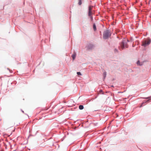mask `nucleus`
I'll use <instances>...</instances> for the list:
<instances>
[{"mask_svg":"<svg viewBox=\"0 0 151 151\" xmlns=\"http://www.w3.org/2000/svg\"><path fill=\"white\" fill-rule=\"evenodd\" d=\"M92 14V11H88V16H91Z\"/></svg>","mask_w":151,"mask_h":151,"instance_id":"nucleus-8","label":"nucleus"},{"mask_svg":"<svg viewBox=\"0 0 151 151\" xmlns=\"http://www.w3.org/2000/svg\"><path fill=\"white\" fill-rule=\"evenodd\" d=\"M151 42V40L148 39L147 40H144L142 41V45L144 47H146L150 44Z\"/></svg>","mask_w":151,"mask_h":151,"instance_id":"nucleus-3","label":"nucleus"},{"mask_svg":"<svg viewBox=\"0 0 151 151\" xmlns=\"http://www.w3.org/2000/svg\"><path fill=\"white\" fill-rule=\"evenodd\" d=\"M121 48L122 49H124L125 47L127 48L128 45L126 42H125V40H123L120 44Z\"/></svg>","mask_w":151,"mask_h":151,"instance_id":"nucleus-1","label":"nucleus"},{"mask_svg":"<svg viewBox=\"0 0 151 151\" xmlns=\"http://www.w3.org/2000/svg\"><path fill=\"white\" fill-rule=\"evenodd\" d=\"M93 47V45L92 44H89L87 47V48L88 49H91Z\"/></svg>","mask_w":151,"mask_h":151,"instance_id":"nucleus-4","label":"nucleus"},{"mask_svg":"<svg viewBox=\"0 0 151 151\" xmlns=\"http://www.w3.org/2000/svg\"><path fill=\"white\" fill-rule=\"evenodd\" d=\"M143 104V103H142V104ZM142 105H141L140 106V107H142Z\"/></svg>","mask_w":151,"mask_h":151,"instance_id":"nucleus-15","label":"nucleus"},{"mask_svg":"<svg viewBox=\"0 0 151 151\" xmlns=\"http://www.w3.org/2000/svg\"><path fill=\"white\" fill-rule=\"evenodd\" d=\"M89 11H91L92 10V8L91 6H89Z\"/></svg>","mask_w":151,"mask_h":151,"instance_id":"nucleus-12","label":"nucleus"},{"mask_svg":"<svg viewBox=\"0 0 151 151\" xmlns=\"http://www.w3.org/2000/svg\"><path fill=\"white\" fill-rule=\"evenodd\" d=\"M76 56V53H74L72 55V57L73 60L75 59V58Z\"/></svg>","mask_w":151,"mask_h":151,"instance_id":"nucleus-5","label":"nucleus"},{"mask_svg":"<svg viewBox=\"0 0 151 151\" xmlns=\"http://www.w3.org/2000/svg\"><path fill=\"white\" fill-rule=\"evenodd\" d=\"M79 108L80 109L82 110L83 109V106L82 105H80L79 106Z\"/></svg>","mask_w":151,"mask_h":151,"instance_id":"nucleus-7","label":"nucleus"},{"mask_svg":"<svg viewBox=\"0 0 151 151\" xmlns=\"http://www.w3.org/2000/svg\"><path fill=\"white\" fill-rule=\"evenodd\" d=\"M111 35L110 33L108 30H106L105 31L103 34V37L104 39H106L109 37Z\"/></svg>","mask_w":151,"mask_h":151,"instance_id":"nucleus-2","label":"nucleus"},{"mask_svg":"<svg viewBox=\"0 0 151 151\" xmlns=\"http://www.w3.org/2000/svg\"><path fill=\"white\" fill-rule=\"evenodd\" d=\"M82 4V2H81V1L79 0V2L78 3L79 5H80Z\"/></svg>","mask_w":151,"mask_h":151,"instance_id":"nucleus-10","label":"nucleus"},{"mask_svg":"<svg viewBox=\"0 0 151 151\" xmlns=\"http://www.w3.org/2000/svg\"><path fill=\"white\" fill-rule=\"evenodd\" d=\"M103 75L104 76V79H105L106 76V71H105L103 73Z\"/></svg>","mask_w":151,"mask_h":151,"instance_id":"nucleus-6","label":"nucleus"},{"mask_svg":"<svg viewBox=\"0 0 151 151\" xmlns=\"http://www.w3.org/2000/svg\"><path fill=\"white\" fill-rule=\"evenodd\" d=\"M93 28L94 30H96V26L94 24L93 25Z\"/></svg>","mask_w":151,"mask_h":151,"instance_id":"nucleus-9","label":"nucleus"},{"mask_svg":"<svg viewBox=\"0 0 151 151\" xmlns=\"http://www.w3.org/2000/svg\"><path fill=\"white\" fill-rule=\"evenodd\" d=\"M90 16V17H91V20H92V19H93V17H92V16Z\"/></svg>","mask_w":151,"mask_h":151,"instance_id":"nucleus-14","label":"nucleus"},{"mask_svg":"<svg viewBox=\"0 0 151 151\" xmlns=\"http://www.w3.org/2000/svg\"><path fill=\"white\" fill-rule=\"evenodd\" d=\"M102 92V91L101 90L100 91V92Z\"/></svg>","mask_w":151,"mask_h":151,"instance_id":"nucleus-16","label":"nucleus"},{"mask_svg":"<svg viewBox=\"0 0 151 151\" xmlns=\"http://www.w3.org/2000/svg\"><path fill=\"white\" fill-rule=\"evenodd\" d=\"M77 75H81V73L80 72H77Z\"/></svg>","mask_w":151,"mask_h":151,"instance_id":"nucleus-11","label":"nucleus"},{"mask_svg":"<svg viewBox=\"0 0 151 151\" xmlns=\"http://www.w3.org/2000/svg\"><path fill=\"white\" fill-rule=\"evenodd\" d=\"M137 64L139 65H141L140 64V62L139 61H138L137 62Z\"/></svg>","mask_w":151,"mask_h":151,"instance_id":"nucleus-13","label":"nucleus"}]
</instances>
